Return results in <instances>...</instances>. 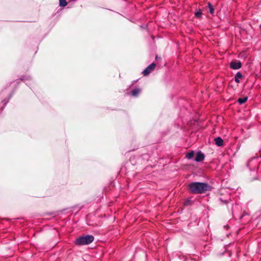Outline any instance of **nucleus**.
<instances>
[{
    "label": "nucleus",
    "instance_id": "nucleus-1",
    "mask_svg": "<svg viewBox=\"0 0 261 261\" xmlns=\"http://www.w3.org/2000/svg\"><path fill=\"white\" fill-rule=\"evenodd\" d=\"M209 186L205 183L194 182L189 185L190 189L192 193L201 194L209 190Z\"/></svg>",
    "mask_w": 261,
    "mask_h": 261
},
{
    "label": "nucleus",
    "instance_id": "nucleus-2",
    "mask_svg": "<svg viewBox=\"0 0 261 261\" xmlns=\"http://www.w3.org/2000/svg\"><path fill=\"white\" fill-rule=\"evenodd\" d=\"M93 240L94 237L93 236L86 235L77 238L75 241V244L77 245H87L92 242Z\"/></svg>",
    "mask_w": 261,
    "mask_h": 261
},
{
    "label": "nucleus",
    "instance_id": "nucleus-3",
    "mask_svg": "<svg viewBox=\"0 0 261 261\" xmlns=\"http://www.w3.org/2000/svg\"><path fill=\"white\" fill-rule=\"evenodd\" d=\"M155 67V64L153 63L149 65L145 70L143 71L142 73L144 75H148L152 71H153Z\"/></svg>",
    "mask_w": 261,
    "mask_h": 261
},
{
    "label": "nucleus",
    "instance_id": "nucleus-4",
    "mask_svg": "<svg viewBox=\"0 0 261 261\" xmlns=\"http://www.w3.org/2000/svg\"><path fill=\"white\" fill-rule=\"evenodd\" d=\"M230 67L233 69H239L241 67L242 64L239 61L238 62H231L230 63Z\"/></svg>",
    "mask_w": 261,
    "mask_h": 261
},
{
    "label": "nucleus",
    "instance_id": "nucleus-5",
    "mask_svg": "<svg viewBox=\"0 0 261 261\" xmlns=\"http://www.w3.org/2000/svg\"><path fill=\"white\" fill-rule=\"evenodd\" d=\"M204 158V155L203 153H202V152H198L197 154H196V156L195 158V160L196 161V162H201L203 160Z\"/></svg>",
    "mask_w": 261,
    "mask_h": 261
},
{
    "label": "nucleus",
    "instance_id": "nucleus-6",
    "mask_svg": "<svg viewBox=\"0 0 261 261\" xmlns=\"http://www.w3.org/2000/svg\"><path fill=\"white\" fill-rule=\"evenodd\" d=\"M215 142L217 145L218 146H221L223 145V141L221 138L217 137L215 138Z\"/></svg>",
    "mask_w": 261,
    "mask_h": 261
},
{
    "label": "nucleus",
    "instance_id": "nucleus-7",
    "mask_svg": "<svg viewBox=\"0 0 261 261\" xmlns=\"http://www.w3.org/2000/svg\"><path fill=\"white\" fill-rule=\"evenodd\" d=\"M242 77V74L240 72H238L235 75L234 80L235 82L237 83H240L239 79H241Z\"/></svg>",
    "mask_w": 261,
    "mask_h": 261
},
{
    "label": "nucleus",
    "instance_id": "nucleus-8",
    "mask_svg": "<svg viewBox=\"0 0 261 261\" xmlns=\"http://www.w3.org/2000/svg\"><path fill=\"white\" fill-rule=\"evenodd\" d=\"M140 92H141V90L140 89H134L132 91V96H133L134 97H136L139 95V94L140 93Z\"/></svg>",
    "mask_w": 261,
    "mask_h": 261
},
{
    "label": "nucleus",
    "instance_id": "nucleus-9",
    "mask_svg": "<svg viewBox=\"0 0 261 261\" xmlns=\"http://www.w3.org/2000/svg\"><path fill=\"white\" fill-rule=\"evenodd\" d=\"M247 99H248L247 97H245L243 98H239L238 100V101L239 103V104L242 105V104H243L245 102H246V101L247 100Z\"/></svg>",
    "mask_w": 261,
    "mask_h": 261
},
{
    "label": "nucleus",
    "instance_id": "nucleus-10",
    "mask_svg": "<svg viewBox=\"0 0 261 261\" xmlns=\"http://www.w3.org/2000/svg\"><path fill=\"white\" fill-rule=\"evenodd\" d=\"M194 151H192L188 152L186 154V158L188 159H191L194 156Z\"/></svg>",
    "mask_w": 261,
    "mask_h": 261
},
{
    "label": "nucleus",
    "instance_id": "nucleus-11",
    "mask_svg": "<svg viewBox=\"0 0 261 261\" xmlns=\"http://www.w3.org/2000/svg\"><path fill=\"white\" fill-rule=\"evenodd\" d=\"M59 5L61 7H65L67 3L66 0H59Z\"/></svg>",
    "mask_w": 261,
    "mask_h": 261
},
{
    "label": "nucleus",
    "instance_id": "nucleus-12",
    "mask_svg": "<svg viewBox=\"0 0 261 261\" xmlns=\"http://www.w3.org/2000/svg\"><path fill=\"white\" fill-rule=\"evenodd\" d=\"M208 7L209 8V9H210V12L211 14H213L214 12V9L213 7V6L211 5V3H208Z\"/></svg>",
    "mask_w": 261,
    "mask_h": 261
},
{
    "label": "nucleus",
    "instance_id": "nucleus-13",
    "mask_svg": "<svg viewBox=\"0 0 261 261\" xmlns=\"http://www.w3.org/2000/svg\"><path fill=\"white\" fill-rule=\"evenodd\" d=\"M201 14H202V13H201V11L199 10V11L195 12V15L196 17L200 18L201 16Z\"/></svg>",
    "mask_w": 261,
    "mask_h": 261
},
{
    "label": "nucleus",
    "instance_id": "nucleus-14",
    "mask_svg": "<svg viewBox=\"0 0 261 261\" xmlns=\"http://www.w3.org/2000/svg\"><path fill=\"white\" fill-rule=\"evenodd\" d=\"M188 201H186V204H188Z\"/></svg>",
    "mask_w": 261,
    "mask_h": 261
}]
</instances>
